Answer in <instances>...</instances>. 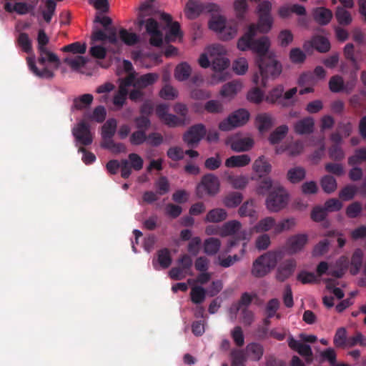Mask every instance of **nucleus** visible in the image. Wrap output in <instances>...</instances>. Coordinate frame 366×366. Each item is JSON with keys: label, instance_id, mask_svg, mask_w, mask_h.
Here are the masks:
<instances>
[{"label": "nucleus", "instance_id": "1", "mask_svg": "<svg viewBox=\"0 0 366 366\" xmlns=\"http://www.w3.org/2000/svg\"><path fill=\"white\" fill-rule=\"evenodd\" d=\"M254 30L255 26L249 25L247 31L239 39L237 46L238 49L242 51H252L257 54L256 61L262 60L273 54L268 53L270 41L269 38L265 36L254 39L257 35Z\"/></svg>", "mask_w": 366, "mask_h": 366}, {"label": "nucleus", "instance_id": "2", "mask_svg": "<svg viewBox=\"0 0 366 366\" xmlns=\"http://www.w3.org/2000/svg\"><path fill=\"white\" fill-rule=\"evenodd\" d=\"M259 74H255L253 76V81L257 86L265 87L269 78L275 79L282 72V65L276 60L274 54L257 60Z\"/></svg>", "mask_w": 366, "mask_h": 366}, {"label": "nucleus", "instance_id": "3", "mask_svg": "<svg viewBox=\"0 0 366 366\" xmlns=\"http://www.w3.org/2000/svg\"><path fill=\"white\" fill-rule=\"evenodd\" d=\"M242 224L237 220H231L225 222L220 230V236H232L228 242L226 252H230L232 249L238 245L240 241L247 239L248 233L245 229L242 230Z\"/></svg>", "mask_w": 366, "mask_h": 366}, {"label": "nucleus", "instance_id": "4", "mask_svg": "<svg viewBox=\"0 0 366 366\" xmlns=\"http://www.w3.org/2000/svg\"><path fill=\"white\" fill-rule=\"evenodd\" d=\"M272 4L268 0L262 1L257 7L258 21L257 24H251L255 26V34L259 31L260 33H267L272 29L273 17L271 14Z\"/></svg>", "mask_w": 366, "mask_h": 366}, {"label": "nucleus", "instance_id": "5", "mask_svg": "<svg viewBox=\"0 0 366 366\" xmlns=\"http://www.w3.org/2000/svg\"><path fill=\"white\" fill-rule=\"evenodd\" d=\"M289 195L286 189L281 185H274L269 192L265 201L267 209L271 212H277L284 209L288 204Z\"/></svg>", "mask_w": 366, "mask_h": 366}, {"label": "nucleus", "instance_id": "6", "mask_svg": "<svg viewBox=\"0 0 366 366\" xmlns=\"http://www.w3.org/2000/svg\"><path fill=\"white\" fill-rule=\"evenodd\" d=\"M38 41V51L39 56L38 58V63L44 66L46 61L54 64V69H57L60 66V59L53 52L49 51L46 45L49 43V37L43 29H40L38 32L37 36Z\"/></svg>", "mask_w": 366, "mask_h": 366}, {"label": "nucleus", "instance_id": "7", "mask_svg": "<svg viewBox=\"0 0 366 366\" xmlns=\"http://www.w3.org/2000/svg\"><path fill=\"white\" fill-rule=\"evenodd\" d=\"M219 179L213 174H204L196 187L197 196L202 199L204 196L213 197L219 191Z\"/></svg>", "mask_w": 366, "mask_h": 366}, {"label": "nucleus", "instance_id": "8", "mask_svg": "<svg viewBox=\"0 0 366 366\" xmlns=\"http://www.w3.org/2000/svg\"><path fill=\"white\" fill-rule=\"evenodd\" d=\"M249 119V113L244 109H239L231 114L219 124L222 131H230L232 129L245 124Z\"/></svg>", "mask_w": 366, "mask_h": 366}, {"label": "nucleus", "instance_id": "9", "mask_svg": "<svg viewBox=\"0 0 366 366\" xmlns=\"http://www.w3.org/2000/svg\"><path fill=\"white\" fill-rule=\"evenodd\" d=\"M211 61L212 66L215 71H222L229 65V61L223 54L225 52L224 47L219 44H214L207 49Z\"/></svg>", "mask_w": 366, "mask_h": 366}, {"label": "nucleus", "instance_id": "10", "mask_svg": "<svg viewBox=\"0 0 366 366\" xmlns=\"http://www.w3.org/2000/svg\"><path fill=\"white\" fill-rule=\"evenodd\" d=\"M207 129L203 124H196L191 126L183 135V141L188 147H197L200 141L206 136Z\"/></svg>", "mask_w": 366, "mask_h": 366}, {"label": "nucleus", "instance_id": "11", "mask_svg": "<svg viewBox=\"0 0 366 366\" xmlns=\"http://www.w3.org/2000/svg\"><path fill=\"white\" fill-rule=\"evenodd\" d=\"M72 134L76 141L83 146L90 145L93 142L90 125L84 120L80 121L72 129Z\"/></svg>", "mask_w": 366, "mask_h": 366}, {"label": "nucleus", "instance_id": "12", "mask_svg": "<svg viewBox=\"0 0 366 366\" xmlns=\"http://www.w3.org/2000/svg\"><path fill=\"white\" fill-rule=\"evenodd\" d=\"M297 262L294 259H288L282 262L277 267L276 279L279 282H284L294 273Z\"/></svg>", "mask_w": 366, "mask_h": 366}, {"label": "nucleus", "instance_id": "13", "mask_svg": "<svg viewBox=\"0 0 366 366\" xmlns=\"http://www.w3.org/2000/svg\"><path fill=\"white\" fill-rule=\"evenodd\" d=\"M288 345L291 349L297 352L301 356L305 357L307 362H312L313 354L310 345L297 340L292 337L289 339Z\"/></svg>", "mask_w": 366, "mask_h": 366}, {"label": "nucleus", "instance_id": "14", "mask_svg": "<svg viewBox=\"0 0 366 366\" xmlns=\"http://www.w3.org/2000/svg\"><path fill=\"white\" fill-rule=\"evenodd\" d=\"M157 259H153L152 264L156 270L167 269L172 264V257L168 248H163L157 251Z\"/></svg>", "mask_w": 366, "mask_h": 366}, {"label": "nucleus", "instance_id": "15", "mask_svg": "<svg viewBox=\"0 0 366 366\" xmlns=\"http://www.w3.org/2000/svg\"><path fill=\"white\" fill-rule=\"evenodd\" d=\"M308 241L307 235L298 234L290 237L287 242V247L289 253L295 254L300 252Z\"/></svg>", "mask_w": 366, "mask_h": 366}, {"label": "nucleus", "instance_id": "16", "mask_svg": "<svg viewBox=\"0 0 366 366\" xmlns=\"http://www.w3.org/2000/svg\"><path fill=\"white\" fill-rule=\"evenodd\" d=\"M231 149L237 152L249 151L254 144V141L249 137L239 138L237 137H231L228 140Z\"/></svg>", "mask_w": 366, "mask_h": 366}, {"label": "nucleus", "instance_id": "17", "mask_svg": "<svg viewBox=\"0 0 366 366\" xmlns=\"http://www.w3.org/2000/svg\"><path fill=\"white\" fill-rule=\"evenodd\" d=\"M159 78V75L157 73H147L136 78L133 76L132 86L143 89L153 85Z\"/></svg>", "mask_w": 366, "mask_h": 366}, {"label": "nucleus", "instance_id": "18", "mask_svg": "<svg viewBox=\"0 0 366 366\" xmlns=\"http://www.w3.org/2000/svg\"><path fill=\"white\" fill-rule=\"evenodd\" d=\"M314 127V119L311 117H307L294 124V132L300 135L310 134L313 132Z\"/></svg>", "mask_w": 366, "mask_h": 366}, {"label": "nucleus", "instance_id": "19", "mask_svg": "<svg viewBox=\"0 0 366 366\" xmlns=\"http://www.w3.org/2000/svg\"><path fill=\"white\" fill-rule=\"evenodd\" d=\"M315 48L320 53H326L330 49V43L329 40L320 35H316L312 37L310 41L304 44V48L307 49V46Z\"/></svg>", "mask_w": 366, "mask_h": 366}, {"label": "nucleus", "instance_id": "20", "mask_svg": "<svg viewBox=\"0 0 366 366\" xmlns=\"http://www.w3.org/2000/svg\"><path fill=\"white\" fill-rule=\"evenodd\" d=\"M247 357L252 361L257 362L261 360L264 354L263 346L257 342L248 344L245 348Z\"/></svg>", "mask_w": 366, "mask_h": 366}, {"label": "nucleus", "instance_id": "21", "mask_svg": "<svg viewBox=\"0 0 366 366\" xmlns=\"http://www.w3.org/2000/svg\"><path fill=\"white\" fill-rule=\"evenodd\" d=\"M27 63L29 67V69L34 73L36 76L42 79H51L54 76V71L49 69L47 67H44L41 69H39L35 63V61L31 57H27Z\"/></svg>", "mask_w": 366, "mask_h": 366}, {"label": "nucleus", "instance_id": "22", "mask_svg": "<svg viewBox=\"0 0 366 366\" xmlns=\"http://www.w3.org/2000/svg\"><path fill=\"white\" fill-rule=\"evenodd\" d=\"M313 18L317 23L325 26L330 22L332 18V13L329 9L318 7L313 11Z\"/></svg>", "mask_w": 366, "mask_h": 366}, {"label": "nucleus", "instance_id": "23", "mask_svg": "<svg viewBox=\"0 0 366 366\" xmlns=\"http://www.w3.org/2000/svg\"><path fill=\"white\" fill-rule=\"evenodd\" d=\"M259 257L261 259L267 268L271 271L276 267L278 260L281 258V252L269 251L260 255Z\"/></svg>", "mask_w": 366, "mask_h": 366}, {"label": "nucleus", "instance_id": "24", "mask_svg": "<svg viewBox=\"0 0 366 366\" xmlns=\"http://www.w3.org/2000/svg\"><path fill=\"white\" fill-rule=\"evenodd\" d=\"M251 162V158L248 154L234 155L225 161L227 167H242L247 166Z\"/></svg>", "mask_w": 366, "mask_h": 366}, {"label": "nucleus", "instance_id": "25", "mask_svg": "<svg viewBox=\"0 0 366 366\" xmlns=\"http://www.w3.org/2000/svg\"><path fill=\"white\" fill-rule=\"evenodd\" d=\"M364 257V252L360 248L355 249L351 257V269L350 273L352 275H356L360 270L362 265V260Z\"/></svg>", "mask_w": 366, "mask_h": 366}, {"label": "nucleus", "instance_id": "26", "mask_svg": "<svg viewBox=\"0 0 366 366\" xmlns=\"http://www.w3.org/2000/svg\"><path fill=\"white\" fill-rule=\"evenodd\" d=\"M253 170L258 174L259 177L268 174L271 172V164L266 160L264 156L257 159L252 166Z\"/></svg>", "mask_w": 366, "mask_h": 366}, {"label": "nucleus", "instance_id": "27", "mask_svg": "<svg viewBox=\"0 0 366 366\" xmlns=\"http://www.w3.org/2000/svg\"><path fill=\"white\" fill-rule=\"evenodd\" d=\"M255 121L260 132H267L273 126V119L270 114L267 113L258 114Z\"/></svg>", "mask_w": 366, "mask_h": 366}, {"label": "nucleus", "instance_id": "28", "mask_svg": "<svg viewBox=\"0 0 366 366\" xmlns=\"http://www.w3.org/2000/svg\"><path fill=\"white\" fill-rule=\"evenodd\" d=\"M117 128V121L114 118H109L102 127V138H113Z\"/></svg>", "mask_w": 366, "mask_h": 366}, {"label": "nucleus", "instance_id": "29", "mask_svg": "<svg viewBox=\"0 0 366 366\" xmlns=\"http://www.w3.org/2000/svg\"><path fill=\"white\" fill-rule=\"evenodd\" d=\"M347 8L344 6H337L335 11V18L339 23V24L342 26H348L352 21V17L350 11H348Z\"/></svg>", "mask_w": 366, "mask_h": 366}, {"label": "nucleus", "instance_id": "30", "mask_svg": "<svg viewBox=\"0 0 366 366\" xmlns=\"http://www.w3.org/2000/svg\"><path fill=\"white\" fill-rule=\"evenodd\" d=\"M269 272L270 271L267 268L259 257H257L254 261L251 270V273L254 277L257 278L263 277Z\"/></svg>", "mask_w": 366, "mask_h": 366}, {"label": "nucleus", "instance_id": "31", "mask_svg": "<svg viewBox=\"0 0 366 366\" xmlns=\"http://www.w3.org/2000/svg\"><path fill=\"white\" fill-rule=\"evenodd\" d=\"M320 185L322 190L327 194L334 192L337 187V181L332 176L325 175L320 179Z\"/></svg>", "mask_w": 366, "mask_h": 366}, {"label": "nucleus", "instance_id": "32", "mask_svg": "<svg viewBox=\"0 0 366 366\" xmlns=\"http://www.w3.org/2000/svg\"><path fill=\"white\" fill-rule=\"evenodd\" d=\"M288 132V127L287 125H281L277 127L269 135V141L272 144H278L282 140Z\"/></svg>", "mask_w": 366, "mask_h": 366}, {"label": "nucleus", "instance_id": "33", "mask_svg": "<svg viewBox=\"0 0 366 366\" xmlns=\"http://www.w3.org/2000/svg\"><path fill=\"white\" fill-rule=\"evenodd\" d=\"M227 217V213L224 209H213L210 210L206 217L205 221L209 222H219L224 220Z\"/></svg>", "mask_w": 366, "mask_h": 366}, {"label": "nucleus", "instance_id": "34", "mask_svg": "<svg viewBox=\"0 0 366 366\" xmlns=\"http://www.w3.org/2000/svg\"><path fill=\"white\" fill-rule=\"evenodd\" d=\"M275 227V219L272 217H267L262 219L254 227V229L257 232H267Z\"/></svg>", "mask_w": 366, "mask_h": 366}, {"label": "nucleus", "instance_id": "35", "mask_svg": "<svg viewBox=\"0 0 366 366\" xmlns=\"http://www.w3.org/2000/svg\"><path fill=\"white\" fill-rule=\"evenodd\" d=\"M221 246L220 240L217 238L210 237L204 241V251L208 255L217 253Z\"/></svg>", "mask_w": 366, "mask_h": 366}, {"label": "nucleus", "instance_id": "36", "mask_svg": "<svg viewBox=\"0 0 366 366\" xmlns=\"http://www.w3.org/2000/svg\"><path fill=\"white\" fill-rule=\"evenodd\" d=\"M187 16L189 19H194L202 11V4L197 0H189L186 4Z\"/></svg>", "mask_w": 366, "mask_h": 366}, {"label": "nucleus", "instance_id": "37", "mask_svg": "<svg viewBox=\"0 0 366 366\" xmlns=\"http://www.w3.org/2000/svg\"><path fill=\"white\" fill-rule=\"evenodd\" d=\"M306 174V172L304 168L300 167H297L295 168H292L287 172V179L288 180L295 184L298 183L305 179Z\"/></svg>", "mask_w": 366, "mask_h": 366}, {"label": "nucleus", "instance_id": "38", "mask_svg": "<svg viewBox=\"0 0 366 366\" xmlns=\"http://www.w3.org/2000/svg\"><path fill=\"white\" fill-rule=\"evenodd\" d=\"M347 342V330L345 327L338 328L333 338V343L337 348L346 347Z\"/></svg>", "mask_w": 366, "mask_h": 366}, {"label": "nucleus", "instance_id": "39", "mask_svg": "<svg viewBox=\"0 0 366 366\" xmlns=\"http://www.w3.org/2000/svg\"><path fill=\"white\" fill-rule=\"evenodd\" d=\"M283 92V86L279 85L269 92L265 98V101L271 104L280 105V100L282 99Z\"/></svg>", "mask_w": 366, "mask_h": 366}, {"label": "nucleus", "instance_id": "40", "mask_svg": "<svg viewBox=\"0 0 366 366\" xmlns=\"http://www.w3.org/2000/svg\"><path fill=\"white\" fill-rule=\"evenodd\" d=\"M295 224L296 220L293 217L285 219L278 223L275 222V227L274 229L273 230V233L274 234H279L284 231L291 229L293 227L295 226Z\"/></svg>", "mask_w": 366, "mask_h": 366}, {"label": "nucleus", "instance_id": "41", "mask_svg": "<svg viewBox=\"0 0 366 366\" xmlns=\"http://www.w3.org/2000/svg\"><path fill=\"white\" fill-rule=\"evenodd\" d=\"M243 196L240 192H232L229 193L224 199V204L226 207L234 208L238 206L242 201Z\"/></svg>", "mask_w": 366, "mask_h": 366}, {"label": "nucleus", "instance_id": "42", "mask_svg": "<svg viewBox=\"0 0 366 366\" xmlns=\"http://www.w3.org/2000/svg\"><path fill=\"white\" fill-rule=\"evenodd\" d=\"M93 96L90 94H85L74 99L73 108L81 110L89 106L93 102Z\"/></svg>", "mask_w": 366, "mask_h": 366}, {"label": "nucleus", "instance_id": "43", "mask_svg": "<svg viewBox=\"0 0 366 366\" xmlns=\"http://www.w3.org/2000/svg\"><path fill=\"white\" fill-rule=\"evenodd\" d=\"M191 71L192 69L188 64L182 63L176 67L174 76L179 81H185L190 76Z\"/></svg>", "mask_w": 366, "mask_h": 366}, {"label": "nucleus", "instance_id": "44", "mask_svg": "<svg viewBox=\"0 0 366 366\" xmlns=\"http://www.w3.org/2000/svg\"><path fill=\"white\" fill-rule=\"evenodd\" d=\"M206 293V290L201 286L192 287L190 292L192 302L197 305L202 303L205 300Z\"/></svg>", "mask_w": 366, "mask_h": 366}, {"label": "nucleus", "instance_id": "45", "mask_svg": "<svg viewBox=\"0 0 366 366\" xmlns=\"http://www.w3.org/2000/svg\"><path fill=\"white\" fill-rule=\"evenodd\" d=\"M238 214L240 217H250L255 216L256 211L254 209V202L253 199L247 200L244 202L238 210Z\"/></svg>", "mask_w": 366, "mask_h": 366}, {"label": "nucleus", "instance_id": "46", "mask_svg": "<svg viewBox=\"0 0 366 366\" xmlns=\"http://www.w3.org/2000/svg\"><path fill=\"white\" fill-rule=\"evenodd\" d=\"M362 162H366V148L362 147L357 149L353 155L348 158V164L355 166L361 164Z\"/></svg>", "mask_w": 366, "mask_h": 366}, {"label": "nucleus", "instance_id": "47", "mask_svg": "<svg viewBox=\"0 0 366 366\" xmlns=\"http://www.w3.org/2000/svg\"><path fill=\"white\" fill-rule=\"evenodd\" d=\"M232 357V366H241L247 360V355L242 350L234 349L230 353Z\"/></svg>", "mask_w": 366, "mask_h": 366}, {"label": "nucleus", "instance_id": "48", "mask_svg": "<svg viewBox=\"0 0 366 366\" xmlns=\"http://www.w3.org/2000/svg\"><path fill=\"white\" fill-rule=\"evenodd\" d=\"M119 37L122 41L129 46L136 44L139 41V36L133 32H129L125 29H122L119 31Z\"/></svg>", "mask_w": 366, "mask_h": 366}, {"label": "nucleus", "instance_id": "49", "mask_svg": "<svg viewBox=\"0 0 366 366\" xmlns=\"http://www.w3.org/2000/svg\"><path fill=\"white\" fill-rule=\"evenodd\" d=\"M329 88L330 91L334 93H339L343 92V78L340 75L332 76L329 81Z\"/></svg>", "mask_w": 366, "mask_h": 366}, {"label": "nucleus", "instance_id": "50", "mask_svg": "<svg viewBox=\"0 0 366 366\" xmlns=\"http://www.w3.org/2000/svg\"><path fill=\"white\" fill-rule=\"evenodd\" d=\"M17 43L23 51L29 54L32 51L31 41L26 33L21 32L17 38Z\"/></svg>", "mask_w": 366, "mask_h": 366}, {"label": "nucleus", "instance_id": "51", "mask_svg": "<svg viewBox=\"0 0 366 366\" xmlns=\"http://www.w3.org/2000/svg\"><path fill=\"white\" fill-rule=\"evenodd\" d=\"M297 87H293L285 94H282V99L280 100V105L283 107H290L295 104V101L293 97L297 94Z\"/></svg>", "mask_w": 366, "mask_h": 366}, {"label": "nucleus", "instance_id": "52", "mask_svg": "<svg viewBox=\"0 0 366 366\" xmlns=\"http://www.w3.org/2000/svg\"><path fill=\"white\" fill-rule=\"evenodd\" d=\"M224 17L222 16L213 17L209 22V27L210 29L220 33L227 25Z\"/></svg>", "mask_w": 366, "mask_h": 366}, {"label": "nucleus", "instance_id": "53", "mask_svg": "<svg viewBox=\"0 0 366 366\" xmlns=\"http://www.w3.org/2000/svg\"><path fill=\"white\" fill-rule=\"evenodd\" d=\"M234 9L236 16L239 20H243L248 9V4L246 0H235Z\"/></svg>", "mask_w": 366, "mask_h": 366}, {"label": "nucleus", "instance_id": "54", "mask_svg": "<svg viewBox=\"0 0 366 366\" xmlns=\"http://www.w3.org/2000/svg\"><path fill=\"white\" fill-rule=\"evenodd\" d=\"M240 89V84L235 81H231L225 84L220 92L223 97H232L237 94V91Z\"/></svg>", "mask_w": 366, "mask_h": 366}, {"label": "nucleus", "instance_id": "55", "mask_svg": "<svg viewBox=\"0 0 366 366\" xmlns=\"http://www.w3.org/2000/svg\"><path fill=\"white\" fill-rule=\"evenodd\" d=\"M177 96V90L169 84L164 85L159 92V97L165 100H173Z\"/></svg>", "mask_w": 366, "mask_h": 366}, {"label": "nucleus", "instance_id": "56", "mask_svg": "<svg viewBox=\"0 0 366 366\" xmlns=\"http://www.w3.org/2000/svg\"><path fill=\"white\" fill-rule=\"evenodd\" d=\"M86 46L85 44H81L79 41L74 42L64 46L61 50L64 52H71L73 54H84L86 52Z\"/></svg>", "mask_w": 366, "mask_h": 366}, {"label": "nucleus", "instance_id": "57", "mask_svg": "<svg viewBox=\"0 0 366 366\" xmlns=\"http://www.w3.org/2000/svg\"><path fill=\"white\" fill-rule=\"evenodd\" d=\"M272 181L269 177H264L258 184L257 187V193L258 194L264 195L267 193L270 189H273Z\"/></svg>", "mask_w": 366, "mask_h": 366}, {"label": "nucleus", "instance_id": "58", "mask_svg": "<svg viewBox=\"0 0 366 366\" xmlns=\"http://www.w3.org/2000/svg\"><path fill=\"white\" fill-rule=\"evenodd\" d=\"M204 109L208 113L219 114L223 112V105L217 100H209L204 104Z\"/></svg>", "mask_w": 366, "mask_h": 366}, {"label": "nucleus", "instance_id": "59", "mask_svg": "<svg viewBox=\"0 0 366 366\" xmlns=\"http://www.w3.org/2000/svg\"><path fill=\"white\" fill-rule=\"evenodd\" d=\"M234 71L239 75L244 74L248 69V63L245 58L236 59L232 64Z\"/></svg>", "mask_w": 366, "mask_h": 366}, {"label": "nucleus", "instance_id": "60", "mask_svg": "<svg viewBox=\"0 0 366 366\" xmlns=\"http://www.w3.org/2000/svg\"><path fill=\"white\" fill-rule=\"evenodd\" d=\"M45 4L46 10L42 12V16L46 23H50L55 12L56 4L54 0H46Z\"/></svg>", "mask_w": 366, "mask_h": 366}, {"label": "nucleus", "instance_id": "61", "mask_svg": "<svg viewBox=\"0 0 366 366\" xmlns=\"http://www.w3.org/2000/svg\"><path fill=\"white\" fill-rule=\"evenodd\" d=\"M157 194L164 195L169 191L170 185L166 177H160L155 183Z\"/></svg>", "mask_w": 366, "mask_h": 366}, {"label": "nucleus", "instance_id": "62", "mask_svg": "<svg viewBox=\"0 0 366 366\" xmlns=\"http://www.w3.org/2000/svg\"><path fill=\"white\" fill-rule=\"evenodd\" d=\"M329 157L335 161H341L345 158V152L340 145L332 144L329 149Z\"/></svg>", "mask_w": 366, "mask_h": 366}, {"label": "nucleus", "instance_id": "63", "mask_svg": "<svg viewBox=\"0 0 366 366\" xmlns=\"http://www.w3.org/2000/svg\"><path fill=\"white\" fill-rule=\"evenodd\" d=\"M357 345H366V338L360 332H356L354 336L347 337L346 347H352Z\"/></svg>", "mask_w": 366, "mask_h": 366}, {"label": "nucleus", "instance_id": "64", "mask_svg": "<svg viewBox=\"0 0 366 366\" xmlns=\"http://www.w3.org/2000/svg\"><path fill=\"white\" fill-rule=\"evenodd\" d=\"M130 143L132 145H141L147 141V134L144 130H137L134 132L129 138Z\"/></svg>", "mask_w": 366, "mask_h": 366}]
</instances>
